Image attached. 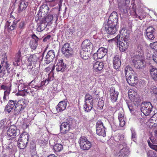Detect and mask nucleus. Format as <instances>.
Segmentation results:
<instances>
[{
    "mask_svg": "<svg viewBox=\"0 0 157 157\" xmlns=\"http://www.w3.org/2000/svg\"><path fill=\"white\" fill-rule=\"evenodd\" d=\"M120 36L118 38L119 48L120 51L123 52L128 48L129 37V31L124 28L120 31Z\"/></svg>",
    "mask_w": 157,
    "mask_h": 157,
    "instance_id": "obj_1",
    "label": "nucleus"
},
{
    "mask_svg": "<svg viewBox=\"0 0 157 157\" xmlns=\"http://www.w3.org/2000/svg\"><path fill=\"white\" fill-rule=\"evenodd\" d=\"M125 73L128 83L131 86L134 85L137 80L135 72L132 68L127 66L125 68Z\"/></svg>",
    "mask_w": 157,
    "mask_h": 157,
    "instance_id": "obj_2",
    "label": "nucleus"
},
{
    "mask_svg": "<svg viewBox=\"0 0 157 157\" xmlns=\"http://www.w3.org/2000/svg\"><path fill=\"white\" fill-rule=\"evenodd\" d=\"M29 135L25 132L23 133L19 138L17 143L18 147L21 149L25 148L28 142Z\"/></svg>",
    "mask_w": 157,
    "mask_h": 157,
    "instance_id": "obj_3",
    "label": "nucleus"
},
{
    "mask_svg": "<svg viewBox=\"0 0 157 157\" xmlns=\"http://www.w3.org/2000/svg\"><path fill=\"white\" fill-rule=\"evenodd\" d=\"M93 98L92 96L89 94H86L85 96V101L83 108L85 111L90 112L93 107Z\"/></svg>",
    "mask_w": 157,
    "mask_h": 157,
    "instance_id": "obj_4",
    "label": "nucleus"
},
{
    "mask_svg": "<svg viewBox=\"0 0 157 157\" xmlns=\"http://www.w3.org/2000/svg\"><path fill=\"white\" fill-rule=\"evenodd\" d=\"M78 142L80 148L82 150H88L92 147L91 142L84 136L81 137Z\"/></svg>",
    "mask_w": 157,
    "mask_h": 157,
    "instance_id": "obj_5",
    "label": "nucleus"
},
{
    "mask_svg": "<svg viewBox=\"0 0 157 157\" xmlns=\"http://www.w3.org/2000/svg\"><path fill=\"white\" fill-rule=\"evenodd\" d=\"M141 111L144 115L147 116L150 115L152 111L153 106L150 102L144 101L141 104Z\"/></svg>",
    "mask_w": 157,
    "mask_h": 157,
    "instance_id": "obj_6",
    "label": "nucleus"
},
{
    "mask_svg": "<svg viewBox=\"0 0 157 157\" xmlns=\"http://www.w3.org/2000/svg\"><path fill=\"white\" fill-rule=\"evenodd\" d=\"M128 97L131 101L135 106L138 107L140 104L141 99L134 90H130L128 92Z\"/></svg>",
    "mask_w": 157,
    "mask_h": 157,
    "instance_id": "obj_7",
    "label": "nucleus"
},
{
    "mask_svg": "<svg viewBox=\"0 0 157 157\" xmlns=\"http://www.w3.org/2000/svg\"><path fill=\"white\" fill-rule=\"evenodd\" d=\"M120 147L122 148L115 154L116 156L118 157H127L130 154V151L129 147L127 146L126 143L123 144L120 146Z\"/></svg>",
    "mask_w": 157,
    "mask_h": 157,
    "instance_id": "obj_8",
    "label": "nucleus"
},
{
    "mask_svg": "<svg viewBox=\"0 0 157 157\" xmlns=\"http://www.w3.org/2000/svg\"><path fill=\"white\" fill-rule=\"evenodd\" d=\"M74 122V120L68 118L66 122H62L60 126V129L61 132H67L70 130L71 126Z\"/></svg>",
    "mask_w": 157,
    "mask_h": 157,
    "instance_id": "obj_9",
    "label": "nucleus"
},
{
    "mask_svg": "<svg viewBox=\"0 0 157 157\" xmlns=\"http://www.w3.org/2000/svg\"><path fill=\"white\" fill-rule=\"evenodd\" d=\"M49 8L48 6L46 4H44L40 7L39 13L37 15L38 19H41V17H44L49 11Z\"/></svg>",
    "mask_w": 157,
    "mask_h": 157,
    "instance_id": "obj_10",
    "label": "nucleus"
},
{
    "mask_svg": "<svg viewBox=\"0 0 157 157\" xmlns=\"http://www.w3.org/2000/svg\"><path fill=\"white\" fill-rule=\"evenodd\" d=\"M96 133L100 136L105 137L106 136L105 128L103 123L101 121H98L96 123Z\"/></svg>",
    "mask_w": 157,
    "mask_h": 157,
    "instance_id": "obj_11",
    "label": "nucleus"
},
{
    "mask_svg": "<svg viewBox=\"0 0 157 157\" xmlns=\"http://www.w3.org/2000/svg\"><path fill=\"white\" fill-rule=\"evenodd\" d=\"M103 27L107 33L110 35L115 34L117 31V25L109 24L104 23Z\"/></svg>",
    "mask_w": 157,
    "mask_h": 157,
    "instance_id": "obj_12",
    "label": "nucleus"
},
{
    "mask_svg": "<svg viewBox=\"0 0 157 157\" xmlns=\"http://www.w3.org/2000/svg\"><path fill=\"white\" fill-rule=\"evenodd\" d=\"M107 50L106 48L101 47L97 51L96 53H94L93 56L94 60H97L98 59L102 58L106 54Z\"/></svg>",
    "mask_w": 157,
    "mask_h": 157,
    "instance_id": "obj_13",
    "label": "nucleus"
},
{
    "mask_svg": "<svg viewBox=\"0 0 157 157\" xmlns=\"http://www.w3.org/2000/svg\"><path fill=\"white\" fill-rule=\"evenodd\" d=\"M141 58L138 56H135L133 58L132 62L134 66L137 69L142 68L145 66L144 63Z\"/></svg>",
    "mask_w": 157,
    "mask_h": 157,
    "instance_id": "obj_14",
    "label": "nucleus"
},
{
    "mask_svg": "<svg viewBox=\"0 0 157 157\" xmlns=\"http://www.w3.org/2000/svg\"><path fill=\"white\" fill-rule=\"evenodd\" d=\"M55 62V64L54 65V68H55L58 72L63 71L66 67V65L63 63V59H57Z\"/></svg>",
    "mask_w": 157,
    "mask_h": 157,
    "instance_id": "obj_15",
    "label": "nucleus"
},
{
    "mask_svg": "<svg viewBox=\"0 0 157 157\" xmlns=\"http://www.w3.org/2000/svg\"><path fill=\"white\" fill-rule=\"evenodd\" d=\"M25 108L24 101L22 100L18 101L15 105L14 109V113L16 115L21 113Z\"/></svg>",
    "mask_w": 157,
    "mask_h": 157,
    "instance_id": "obj_16",
    "label": "nucleus"
},
{
    "mask_svg": "<svg viewBox=\"0 0 157 157\" xmlns=\"http://www.w3.org/2000/svg\"><path fill=\"white\" fill-rule=\"evenodd\" d=\"M62 52L64 56L67 57L70 56L72 53V48L70 44L68 43L65 44L62 48Z\"/></svg>",
    "mask_w": 157,
    "mask_h": 157,
    "instance_id": "obj_17",
    "label": "nucleus"
},
{
    "mask_svg": "<svg viewBox=\"0 0 157 157\" xmlns=\"http://www.w3.org/2000/svg\"><path fill=\"white\" fill-rule=\"evenodd\" d=\"M118 21L117 15L116 12H113L110 15L107 22L105 23L109 24L117 25Z\"/></svg>",
    "mask_w": 157,
    "mask_h": 157,
    "instance_id": "obj_18",
    "label": "nucleus"
},
{
    "mask_svg": "<svg viewBox=\"0 0 157 157\" xmlns=\"http://www.w3.org/2000/svg\"><path fill=\"white\" fill-rule=\"evenodd\" d=\"M18 134V130L15 126L12 125L8 129L7 132V135L10 137L14 138Z\"/></svg>",
    "mask_w": 157,
    "mask_h": 157,
    "instance_id": "obj_19",
    "label": "nucleus"
},
{
    "mask_svg": "<svg viewBox=\"0 0 157 157\" xmlns=\"http://www.w3.org/2000/svg\"><path fill=\"white\" fill-rule=\"evenodd\" d=\"M82 46L84 51L90 52L92 50L93 46L89 40H86L83 42Z\"/></svg>",
    "mask_w": 157,
    "mask_h": 157,
    "instance_id": "obj_20",
    "label": "nucleus"
},
{
    "mask_svg": "<svg viewBox=\"0 0 157 157\" xmlns=\"http://www.w3.org/2000/svg\"><path fill=\"white\" fill-rule=\"evenodd\" d=\"M55 56L54 50H51L49 51L45 58L44 61L46 64H48L52 62Z\"/></svg>",
    "mask_w": 157,
    "mask_h": 157,
    "instance_id": "obj_21",
    "label": "nucleus"
},
{
    "mask_svg": "<svg viewBox=\"0 0 157 157\" xmlns=\"http://www.w3.org/2000/svg\"><path fill=\"white\" fill-rule=\"evenodd\" d=\"M110 98L113 102H114L116 101L117 99V97L119 94L118 92L115 90L114 87L111 88L109 90Z\"/></svg>",
    "mask_w": 157,
    "mask_h": 157,
    "instance_id": "obj_22",
    "label": "nucleus"
},
{
    "mask_svg": "<svg viewBox=\"0 0 157 157\" xmlns=\"http://www.w3.org/2000/svg\"><path fill=\"white\" fill-rule=\"evenodd\" d=\"M130 0H117L118 6L119 9L121 10L127 9L129 5Z\"/></svg>",
    "mask_w": 157,
    "mask_h": 157,
    "instance_id": "obj_23",
    "label": "nucleus"
},
{
    "mask_svg": "<svg viewBox=\"0 0 157 157\" xmlns=\"http://www.w3.org/2000/svg\"><path fill=\"white\" fill-rule=\"evenodd\" d=\"M58 19V16L56 14H53V15L49 14L45 18V17H41V19H42L44 21L46 22L47 24L49 22H51L53 20L57 21Z\"/></svg>",
    "mask_w": 157,
    "mask_h": 157,
    "instance_id": "obj_24",
    "label": "nucleus"
},
{
    "mask_svg": "<svg viewBox=\"0 0 157 157\" xmlns=\"http://www.w3.org/2000/svg\"><path fill=\"white\" fill-rule=\"evenodd\" d=\"M155 29L152 27L150 26L147 28L146 30V35L150 40H153L155 38L153 33L155 32Z\"/></svg>",
    "mask_w": 157,
    "mask_h": 157,
    "instance_id": "obj_25",
    "label": "nucleus"
},
{
    "mask_svg": "<svg viewBox=\"0 0 157 157\" xmlns=\"http://www.w3.org/2000/svg\"><path fill=\"white\" fill-rule=\"evenodd\" d=\"M67 106V103L65 101H61L59 102L56 106V109L58 112H62L64 110Z\"/></svg>",
    "mask_w": 157,
    "mask_h": 157,
    "instance_id": "obj_26",
    "label": "nucleus"
},
{
    "mask_svg": "<svg viewBox=\"0 0 157 157\" xmlns=\"http://www.w3.org/2000/svg\"><path fill=\"white\" fill-rule=\"evenodd\" d=\"M40 21L38 24V27L36 28L37 31L40 32L44 30L46 28L47 23L44 21L42 19H40Z\"/></svg>",
    "mask_w": 157,
    "mask_h": 157,
    "instance_id": "obj_27",
    "label": "nucleus"
},
{
    "mask_svg": "<svg viewBox=\"0 0 157 157\" xmlns=\"http://www.w3.org/2000/svg\"><path fill=\"white\" fill-rule=\"evenodd\" d=\"M118 119L120 122V126L123 127L125 124V118L124 116V112L121 110L118 113Z\"/></svg>",
    "mask_w": 157,
    "mask_h": 157,
    "instance_id": "obj_28",
    "label": "nucleus"
},
{
    "mask_svg": "<svg viewBox=\"0 0 157 157\" xmlns=\"http://www.w3.org/2000/svg\"><path fill=\"white\" fill-rule=\"evenodd\" d=\"M24 51L22 49H20L18 52L16 54V56L14 58V60L13 62L14 65H18V63L20 62L21 60V54H23Z\"/></svg>",
    "mask_w": 157,
    "mask_h": 157,
    "instance_id": "obj_29",
    "label": "nucleus"
},
{
    "mask_svg": "<svg viewBox=\"0 0 157 157\" xmlns=\"http://www.w3.org/2000/svg\"><path fill=\"white\" fill-rule=\"evenodd\" d=\"M104 67V64L102 62L96 61L93 63V68L94 70L100 71Z\"/></svg>",
    "mask_w": 157,
    "mask_h": 157,
    "instance_id": "obj_30",
    "label": "nucleus"
},
{
    "mask_svg": "<svg viewBox=\"0 0 157 157\" xmlns=\"http://www.w3.org/2000/svg\"><path fill=\"white\" fill-rule=\"evenodd\" d=\"M113 64L115 69H118L121 65V61L118 56H115L113 58Z\"/></svg>",
    "mask_w": 157,
    "mask_h": 157,
    "instance_id": "obj_31",
    "label": "nucleus"
},
{
    "mask_svg": "<svg viewBox=\"0 0 157 157\" xmlns=\"http://www.w3.org/2000/svg\"><path fill=\"white\" fill-rule=\"evenodd\" d=\"M151 77L155 81H157V69L154 66H151L150 68Z\"/></svg>",
    "mask_w": 157,
    "mask_h": 157,
    "instance_id": "obj_32",
    "label": "nucleus"
},
{
    "mask_svg": "<svg viewBox=\"0 0 157 157\" xmlns=\"http://www.w3.org/2000/svg\"><path fill=\"white\" fill-rule=\"evenodd\" d=\"M39 58V55L38 54H34L30 55L28 59L29 62L33 63L36 62Z\"/></svg>",
    "mask_w": 157,
    "mask_h": 157,
    "instance_id": "obj_33",
    "label": "nucleus"
},
{
    "mask_svg": "<svg viewBox=\"0 0 157 157\" xmlns=\"http://www.w3.org/2000/svg\"><path fill=\"white\" fill-rule=\"evenodd\" d=\"M11 85L10 84L7 85L5 84H2L0 86L1 89L5 90L4 92H10L11 90Z\"/></svg>",
    "mask_w": 157,
    "mask_h": 157,
    "instance_id": "obj_34",
    "label": "nucleus"
},
{
    "mask_svg": "<svg viewBox=\"0 0 157 157\" xmlns=\"http://www.w3.org/2000/svg\"><path fill=\"white\" fill-rule=\"evenodd\" d=\"M28 5L27 2L24 1H22L20 2L19 6V11H21L25 10L27 7Z\"/></svg>",
    "mask_w": 157,
    "mask_h": 157,
    "instance_id": "obj_35",
    "label": "nucleus"
},
{
    "mask_svg": "<svg viewBox=\"0 0 157 157\" xmlns=\"http://www.w3.org/2000/svg\"><path fill=\"white\" fill-rule=\"evenodd\" d=\"M53 148L55 151L56 152H59L63 149V145L60 144H56L54 143L53 145Z\"/></svg>",
    "mask_w": 157,
    "mask_h": 157,
    "instance_id": "obj_36",
    "label": "nucleus"
},
{
    "mask_svg": "<svg viewBox=\"0 0 157 157\" xmlns=\"http://www.w3.org/2000/svg\"><path fill=\"white\" fill-rule=\"evenodd\" d=\"M117 141L119 142L121 145H122L123 143H125L124 139V136L122 134H119L117 137Z\"/></svg>",
    "mask_w": 157,
    "mask_h": 157,
    "instance_id": "obj_37",
    "label": "nucleus"
},
{
    "mask_svg": "<svg viewBox=\"0 0 157 157\" xmlns=\"http://www.w3.org/2000/svg\"><path fill=\"white\" fill-rule=\"evenodd\" d=\"M88 52L84 51V50H82L80 52L81 57L84 60H86L89 57Z\"/></svg>",
    "mask_w": 157,
    "mask_h": 157,
    "instance_id": "obj_38",
    "label": "nucleus"
},
{
    "mask_svg": "<svg viewBox=\"0 0 157 157\" xmlns=\"http://www.w3.org/2000/svg\"><path fill=\"white\" fill-rule=\"evenodd\" d=\"M150 92L151 95H156L157 94V87L155 86H151L150 89Z\"/></svg>",
    "mask_w": 157,
    "mask_h": 157,
    "instance_id": "obj_39",
    "label": "nucleus"
},
{
    "mask_svg": "<svg viewBox=\"0 0 157 157\" xmlns=\"http://www.w3.org/2000/svg\"><path fill=\"white\" fill-rule=\"evenodd\" d=\"M38 45L37 42L34 41V40H31L29 45L32 49H35L36 48Z\"/></svg>",
    "mask_w": 157,
    "mask_h": 157,
    "instance_id": "obj_40",
    "label": "nucleus"
},
{
    "mask_svg": "<svg viewBox=\"0 0 157 157\" xmlns=\"http://www.w3.org/2000/svg\"><path fill=\"white\" fill-rule=\"evenodd\" d=\"M0 66H2L3 67H4L6 69H7L9 67V64L6 61V57H4V60L3 61H2Z\"/></svg>",
    "mask_w": 157,
    "mask_h": 157,
    "instance_id": "obj_41",
    "label": "nucleus"
},
{
    "mask_svg": "<svg viewBox=\"0 0 157 157\" xmlns=\"http://www.w3.org/2000/svg\"><path fill=\"white\" fill-rule=\"evenodd\" d=\"M147 143L148 146L151 149H152L156 151H157V145L155 144H153L151 143L150 141L149 140H147Z\"/></svg>",
    "mask_w": 157,
    "mask_h": 157,
    "instance_id": "obj_42",
    "label": "nucleus"
},
{
    "mask_svg": "<svg viewBox=\"0 0 157 157\" xmlns=\"http://www.w3.org/2000/svg\"><path fill=\"white\" fill-rule=\"evenodd\" d=\"M10 92H4L3 100L4 102H6L9 99V95Z\"/></svg>",
    "mask_w": 157,
    "mask_h": 157,
    "instance_id": "obj_43",
    "label": "nucleus"
},
{
    "mask_svg": "<svg viewBox=\"0 0 157 157\" xmlns=\"http://www.w3.org/2000/svg\"><path fill=\"white\" fill-rule=\"evenodd\" d=\"M34 82L35 83V85L33 87V88H35L36 89H38V88H40L41 86L40 83V82H38V83H36V79H35L34 80L31 81L30 84L32 83L33 82Z\"/></svg>",
    "mask_w": 157,
    "mask_h": 157,
    "instance_id": "obj_44",
    "label": "nucleus"
},
{
    "mask_svg": "<svg viewBox=\"0 0 157 157\" xmlns=\"http://www.w3.org/2000/svg\"><path fill=\"white\" fill-rule=\"evenodd\" d=\"M147 155V157H157L156 153L152 151H148Z\"/></svg>",
    "mask_w": 157,
    "mask_h": 157,
    "instance_id": "obj_45",
    "label": "nucleus"
},
{
    "mask_svg": "<svg viewBox=\"0 0 157 157\" xmlns=\"http://www.w3.org/2000/svg\"><path fill=\"white\" fill-rule=\"evenodd\" d=\"M29 72L33 75H35L37 73V71L35 67H32L31 68H29Z\"/></svg>",
    "mask_w": 157,
    "mask_h": 157,
    "instance_id": "obj_46",
    "label": "nucleus"
},
{
    "mask_svg": "<svg viewBox=\"0 0 157 157\" xmlns=\"http://www.w3.org/2000/svg\"><path fill=\"white\" fill-rule=\"evenodd\" d=\"M18 90L19 91H24L25 89L27 88L25 84V83L21 85H18Z\"/></svg>",
    "mask_w": 157,
    "mask_h": 157,
    "instance_id": "obj_47",
    "label": "nucleus"
},
{
    "mask_svg": "<svg viewBox=\"0 0 157 157\" xmlns=\"http://www.w3.org/2000/svg\"><path fill=\"white\" fill-rule=\"evenodd\" d=\"M17 103V102L16 101L10 100L8 103L7 105L13 108L14 106L15 105H16Z\"/></svg>",
    "mask_w": 157,
    "mask_h": 157,
    "instance_id": "obj_48",
    "label": "nucleus"
},
{
    "mask_svg": "<svg viewBox=\"0 0 157 157\" xmlns=\"http://www.w3.org/2000/svg\"><path fill=\"white\" fill-rule=\"evenodd\" d=\"M18 22V21L14 20L13 24L10 26L9 29L10 30H13L16 27V25Z\"/></svg>",
    "mask_w": 157,
    "mask_h": 157,
    "instance_id": "obj_49",
    "label": "nucleus"
},
{
    "mask_svg": "<svg viewBox=\"0 0 157 157\" xmlns=\"http://www.w3.org/2000/svg\"><path fill=\"white\" fill-rule=\"evenodd\" d=\"M63 133L64 134V136L66 139H67L72 138V133L71 132H67Z\"/></svg>",
    "mask_w": 157,
    "mask_h": 157,
    "instance_id": "obj_50",
    "label": "nucleus"
},
{
    "mask_svg": "<svg viewBox=\"0 0 157 157\" xmlns=\"http://www.w3.org/2000/svg\"><path fill=\"white\" fill-rule=\"evenodd\" d=\"M24 92L29 94H33V90L30 87L28 88L27 87V88L24 90Z\"/></svg>",
    "mask_w": 157,
    "mask_h": 157,
    "instance_id": "obj_51",
    "label": "nucleus"
},
{
    "mask_svg": "<svg viewBox=\"0 0 157 157\" xmlns=\"http://www.w3.org/2000/svg\"><path fill=\"white\" fill-rule=\"evenodd\" d=\"M149 122L150 123L153 124H156L157 123V121L156 120V119L155 118V117L154 116V115H153L150 119Z\"/></svg>",
    "mask_w": 157,
    "mask_h": 157,
    "instance_id": "obj_52",
    "label": "nucleus"
},
{
    "mask_svg": "<svg viewBox=\"0 0 157 157\" xmlns=\"http://www.w3.org/2000/svg\"><path fill=\"white\" fill-rule=\"evenodd\" d=\"M150 46L151 48L155 50H157V41L151 43Z\"/></svg>",
    "mask_w": 157,
    "mask_h": 157,
    "instance_id": "obj_53",
    "label": "nucleus"
},
{
    "mask_svg": "<svg viewBox=\"0 0 157 157\" xmlns=\"http://www.w3.org/2000/svg\"><path fill=\"white\" fill-rule=\"evenodd\" d=\"M149 139L151 141L150 142L151 143L157 144V140L156 138H155L153 136H151L149 137Z\"/></svg>",
    "mask_w": 157,
    "mask_h": 157,
    "instance_id": "obj_54",
    "label": "nucleus"
},
{
    "mask_svg": "<svg viewBox=\"0 0 157 157\" xmlns=\"http://www.w3.org/2000/svg\"><path fill=\"white\" fill-rule=\"evenodd\" d=\"M31 157H38L36 153V151L34 147L33 148L32 150L31 151Z\"/></svg>",
    "mask_w": 157,
    "mask_h": 157,
    "instance_id": "obj_55",
    "label": "nucleus"
},
{
    "mask_svg": "<svg viewBox=\"0 0 157 157\" xmlns=\"http://www.w3.org/2000/svg\"><path fill=\"white\" fill-rule=\"evenodd\" d=\"M131 131L132 132V139L134 141L136 140V134L135 131L133 129H131Z\"/></svg>",
    "mask_w": 157,
    "mask_h": 157,
    "instance_id": "obj_56",
    "label": "nucleus"
},
{
    "mask_svg": "<svg viewBox=\"0 0 157 157\" xmlns=\"http://www.w3.org/2000/svg\"><path fill=\"white\" fill-rule=\"evenodd\" d=\"M6 124V119H2L0 121V128H3Z\"/></svg>",
    "mask_w": 157,
    "mask_h": 157,
    "instance_id": "obj_57",
    "label": "nucleus"
},
{
    "mask_svg": "<svg viewBox=\"0 0 157 157\" xmlns=\"http://www.w3.org/2000/svg\"><path fill=\"white\" fill-rule=\"evenodd\" d=\"M13 108L12 107L7 105L5 108V109L6 111L9 113L13 110Z\"/></svg>",
    "mask_w": 157,
    "mask_h": 157,
    "instance_id": "obj_58",
    "label": "nucleus"
},
{
    "mask_svg": "<svg viewBox=\"0 0 157 157\" xmlns=\"http://www.w3.org/2000/svg\"><path fill=\"white\" fill-rule=\"evenodd\" d=\"M126 102L130 111L131 112L133 110V108L132 103L129 102H128V101H127Z\"/></svg>",
    "mask_w": 157,
    "mask_h": 157,
    "instance_id": "obj_59",
    "label": "nucleus"
},
{
    "mask_svg": "<svg viewBox=\"0 0 157 157\" xmlns=\"http://www.w3.org/2000/svg\"><path fill=\"white\" fill-rule=\"evenodd\" d=\"M32 39H31V40H34V41L37 42L38 41L39 39L35 34H33V35L32 36Z\"/></svg>",
    "mask_w": 157,
    "mask_h": 157,
    "instance_id": "obj_60",
    "label": "nucleus"
},
{
    "mask_svg": "<svg viewBox=\"0 0 157 157\" xmlns=\"http://www.w3.org/2000/svg\"><path fill=\"white\" fill-rule=\"evenodd\" d=\"M54 66L53 65H50L49 67H48L46 68V70L47 71H50L51 70V71H53L54 69Z\"/></svg>",
    "mask_w": 157,
    "mask_h": 157,
    "instance_id": "obj_61",
    "label": "nucleus"
},
{
    "mask_svg": "<svg viewBox=\"0 0 157 157\" xmlns=\"http://www.w3.org/2000/svg\"><path fill=\"white\" fill-rule=\"evenodd\" d=\"M104 105V102L102 100L99 101L98 103V106L100 108H102Z\"/></svg>",
    "mask_w": 157,
    "mask_h": 157,
    "instance_id": "obj_62",
    "label": "nucleus"
},
{
    "mask_svg": "<svg viewBox=\"0 0 157 157\" xmlns=\"http://www.w3.org/2000/svg\"><path fill=\"white\" fill-rule=\"evenodd\" d=\"M153 60L157 63V52H154L153 55Z\"/></svg>",
    "mask_w": 157,
    "mask_h": 157,
    "instance_id": "obj_63",
    "label": "nucleus"
},
{
    "mask_svg": "<svg viewBox=\"0 0 157 157\" xmlns=\"http://www.w3.org/2000/svg\"><path fill=\"white\" fill-rule=\"evenodd\" d=\"M13 147L12 143L6 145V149L7 150L11 149Z\"/></svg>",
    "mask_w": 157,
    "mask_h": 157,
    "instance_id": "obj_64",
    "label": "nucleus"
}]
</instances>
